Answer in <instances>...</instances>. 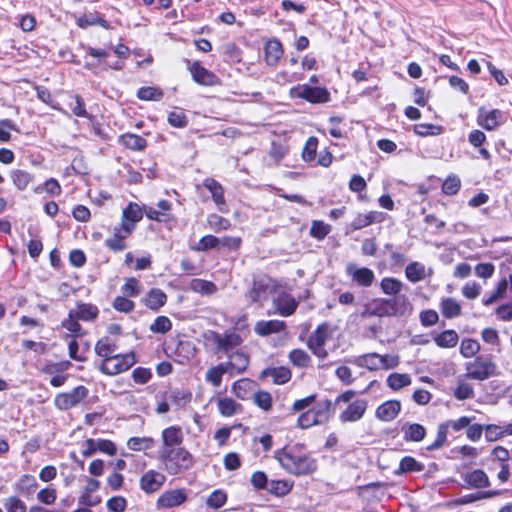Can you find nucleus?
Masks as SVG:
<instances>
[{"label": "nucleus", "instance_id": "052dcab7", "mask_svg": "<svg viewBox=\"0 0 512 512\" xmlns=\"http://www.w3.org/2000/svg\"><path fill=\"white\" fill-rule=\"evenodd\" d=\"M480 350V344L474 339H464L460 345V353L465 358L475 356Z\"/></svg>", "mask_w": 512, "mask_h": 512}, {"label": "nucleus", "instance_id": "a18cd8bd", "mask_svg": "<svg viewBox=\"0 0 512 512\" xmlns=\"http://www.w3.org/2000/svg\"><path fill=\"white\" fill-rule=\"evenodd\" d=\"M328 339V326L323 324L319 325L316 330L310 335L307 345L308 347L313 346H325Z\"/></svg>", "mask_w": 512, "mask_h": 512}, {"label": "nucleus", "instance_id": "9b49d317", "mask_svg": "<svg viewBox=\"0 0 512 512\" xmlns=\"http://www.w3.org/2000/svg\"><path fill=\"white\" fill-rule=\"evenodd\" d=\"M389 317H404L411 314L413 305L406 295L385 298Z\"/></svg>", "mask_w": 512, "mask_h": 512}, {"label": "nucleus", "instance_id": "aec40b11", "mask_svg": "<svg viewBox=\"0 0 512 512\" xmlns=\"http://www.w3.org/2000/svg\"><path fill=\"white\" fill-rule=\"evenodd\" d=\"M401 411V403L397 400H389L376 409V417L382 421L394 420Z\"/></svg>", "mask_w": 512, "mask_h": 512}, {"label": "nucleus", "instance_id": "f704fd0d", "mask_svg": "<svg viewBox=\"0 0 512 512\" xmlns=\"http://www.w3.org/2000/svg\"><path fill=\"white\" fill-rule=\"evenodd\" d=\"M405 275L412 283L420 282L426 278L425 265L417 261L411 262L405 268Z\"/></svg>", "mask_w": 512, "mask_h": 512}, {"label": "nucleus", "instance_id": "f257e3e1", "mask_svg": "<svg viewBox=\"0 0 512 512\" xmlns=\"http://www.w3.org/2000/svg\"><path fill=\"white\" fill-rule=\"evenodd\" d=\"M274 458L283 469L293 475H308L317 469L316 460L301 452L298 445L275 451Z\"/></svg>", "mask_w": 512, "mask_h": 512}, {"label": "nucleus", "instance_id": "4be33fe9", "mask_svg": "<svg viewBox=\"0 0 512 512\" xmlns=\"http://www.w3.org/2000/svg\"><path fill=\"white\" fill-rule=\"evenodd\" d=\"M271 377L274 384L282 385L291 379V371L287 367H273L264 369L260 374V379Z\"/></svg>", "mask_w": 512, "mask_h": 512}, {"label": "nucleus", "instance_id": "72a5a7b5", "mask_svg": "<svg viewBox=\"0 0 512 512\" xmlns=\"http://www.w3.org/2000/svg\"><path fill=\"white\" fill-rule=\"evenodd\" d=\"M119 142L124 145L126 148L134 150V151H142L147 146V141L142 136L132 133L123 134Z\"/></svg>", "mask_w": 512, "mask_h": 512}, {"label": "nucleus", "instance_id": "c9c22d12", "mask_svg": "<svg viewBox=\"0 0 512 512\" xmlns=\"http://www.w3.org/2000/svg\"><path fill=\"white\" fill-rule=\"evenodd\" d=\"M167 399L178 409L184 408L192 399V393L188 390L173 389Z\"/></svg>", "mask_w": 512, "mask_h": 512}, {"label": "nucleus", "instance_id": "338daca9", "mask_svg": "<svg viewBox=\"0 0 512 512\" xmlns=\"http://www.w3.org/2000/svg\"><path fill=\"white\" fill-rule=\"evenodd\" d=\"M317 146H318L317 138H315V137L308 138V140L303 148V151H302V157H303L304 161L310 162L316 158Z\"/></svg>", "mask_w": 512, "mask_h": 512}, {"label": "nucleus", "instance_id": "3c124183", "mask_svg": "<svg viewBox=\"0 0 512 512\" xmlns=\"http://www.w3.org/2000/svg\"><path fill=\"white\" fill-rule=\"evenodd\" d=\"M411 384V378L408 374L392 373L387 378V385L392 390H400L401 388Z\"/></svg>", "mask_w": 512, "mask_h": 512}, {"label": "nucleus", "instance_id": "5701e85b", "mask_svg": "<svg viewBox=\"0 0 512 512\" xmlns=\"http://www.w3.org/2000/svg\"><path fill=\"white\" fill-rule=\"evenodd\" d=\"M76 317L81 321L92 322L99 315V309L91 303L77 302L76 308L71 309Z\"/></svg>", "mask_w": 512, "mask_h": 512}, {"label": "nucleus", "instance_id": "473e14b6", "mask_svg": "<svg viewBox=\"0 0 512 512\" xmlns=\"http://www.w3.org/2000/svg\"><path fill=\"white\" fill-rule=\"evenodd\" d=\"M116 351L117 345L109 337H102L95 344V352L102 360L113 356Z\"/></svg>", "mask_w": 512, "mask_h": 512}, {"label": "nucleus", "instance_id": "dca6fc26", "mask_svg": "<svg viewBox=\"0 0 512 512\" xmlns=\"http://www.w3.org/2000/svg\"><path fill=\"white\" fill-rule=\"evenodd\" d=\"M190 72L192 74L193 80L198 84L213 86L219 82L218 77L211 71L201 66L199 62H194L190 66Z\"/></svg>", "mask_w": 512, "mask_h": 512}, {"label": "nucleus", "instance_id": "20e7f679", "mask_svg": "<svg viewBox=\"0 0 512 512\" xmlns=\"http://www.w3.org/2000/svg\"><path fill=\"white\" fill-rule=\"evenodd\" d=\"M356 395L354 390H347L341 393L335 400V403H332L331 400H325L323 402L317 403L312 409V413L317 419L319 424L326 423L331 415L335 412V406L339 403H349L352 398Z\"/></svg>", "mask_w": 512, "mask_h": 512}, {"label": "nucleus", "instance_id": "ddd939ff", "mask_svg": "<svg viewBox=\"0 0 512 512\" xmlns=\"http://www.w3.org/2000/svg\"><path fill=\"white\" fill-rule=\"evenodd\" d=\"M166 481L164 474L149 470L140 478V488L147 494L158 491Z\"/></svg>", "mask_w": 512, "mask_h": 512}, {"label": "nucleus", "instance_id": "2eb2a0df", "mask_svg": "<svg viewBox=\"0 0 512 512\" xmlns=\"http://www.w3.org/2000/svg\"><path fill=\"white\" fill-rule=\"evenodd\" d=\"M163 445L160 451L173 450L183 442V433L181 428L170 426L162 431Z\"/></svg>", "mask_w": 512, "mask_h": 512}, {"label": "nucleus", "instance_id": "c756f323", "mask_svg": "<svg viewBox=\"0 0 512 512\" xmlns=\"http://www.w3.org/2000/svg\"><path fill=\"white\" fill-rule=\"evenodd\" d=\"M9 176L20 191L25 190L34 181V176L24 169H12Z\"/></svg>", "mask_w": 512, "mask_h": 512}, {"label": "nucleus", "instance_id": "cd10ccee", "mask_svg": "<svg viewBox=\"0 0 512 512\" xmlns=\"http://www.w3.org/2000/svg\"><path fill=\"white\" fill-rule=\"evenodd\" d=\"M283 55V47L280 41L273 39L265 45V60L270 66H275Z\"/></svg>", "mask_w": 512, "mask_h": 512}, {"label": "nucleus", "instance_id": "de8ad7c7", "mask_svg": "<svg viewBox=\"0 0 512 512\" xmlns=\"http://www.w3.org/2000/svg\"><path fill=\"white\" fill-rule=\"evenodd\" d=\"M507 288L508 280L504 278L498 282L496 289L489 296H485L482 299V303L485 306H490L491 304L505 296Z\"/></svg>", "mask_w": 512, "mask_h": 512}, {"label": "nucleus", "instance_id": "13d9d810", "mask_svg": "<svg viewBox=\"0 0 512 512\" xmlns=\"http://www.w3.org/2000/svg\"><path fill=\"white\" fill-rule=\"evenodd\" d=\"M207 222L209 228L215 232L227 230L231 226V223L228 219L217 214L208 215Z\"/></svg>", "mask_w": 512, "mask_h": 512}, {"label": "nucleus", "instance_id": "09e8293b", "mask_svg": "<svg viewBox=\"0 0 512 512\" xmlns=\"http://www.w3.org/2000/svg\"><path fill=\"white\" fill-rule=\"evenodd\" d=\"M288 358L298 368H306L311 362L309 354L302 349H293L290 351Z\"/></svg>", "mask_w": 512, "mask_h": 512}, {"label": "nucleus", "instance_id": "423d86ee", "mask_svg": "<svg viewBox=\"0 0 512 512\" xmlns=\"http://www.w3.org/2000/svg\"><path fill=\"white\" fill-rule=\"evenodd\" d=\"M293 96L304 99L310 103H326L330 99V94L326 88L311 87L307 84L292 88Z\"/></svg>", "mask_w": 512, "mask_h": 512}, {"label": "nucleus", "instance_id": "680f3d73", "mask_svg": "<svg viewBox=\"0 0 512 512\" xmlns=\"http://www.w3.org/2000/svg\"><path fill=\"white\" fill-rule=\"evenodd\" d=\"M137 96L145 101H159L163 96V92L156 87H142L138 90Z\"/></svg>", "mask_w": 512, "mask_h": 512}, {"label": "nucleus", "instance_id": "4c0bfd02", "mask_svg": "<svg viewBox=\"0 0 512 512\" xmlns=\"http://www.w3.org/2000/svg\"><path fill=\"white\" fill-rule=\"evenodd\" d=\"M217 407L219 413L224 417H230L241 410V404L228 397L218 399Z\"/></svg>", "mask_w": 512, "mask_h": 512}, {"label": "nucleus", "instance_id": "bb28decb", "mask_svg": "<svg viewBox=\"0 0 512 512\" xmlns=\"http://www.w3.org/2000/svg\"><path fill=\"white\" fill-rule=\"evenodd\" d=\"M401 431L403 438L406 441L420 442L426 436V429L423 425L418 423H405Z\"/></svg>", "mask_w": 512, "mask_h": 512}, {"label": "nucleus", "instance_id": "1a4fd4ad", "mask_svg": "<svg viewBox=\"0 0 512 512\" xmlns=\"http://www.w3.org/2000/svg\"><path fill=\"white\" fill-rule=\"evenodd\" d=\"M87 395L88 389L85 386H78L70 392L58 394L55 397V405L61 410H67L78 405Z\"/></svg>", "mask_w": 512, "mask_h": 512}, {"label": "nucleus", "instance_id": "a211bd4d", "mask_svg": "<svg viewBox=\"0 0 512 512\" xmlns=\"http://www.w3.org/2000/svg\"><path fill=\"white\" fill-rule=\"evenodd\" d=\"M229 360L225 362V366L229 374L243 373L249 365V357L243 351H236L228 355Z\"/></svg>", "mask_w": 512, "mask_h": 512}, {"label": "nucleus", "instance_id": "603ef678", "mask_svg": "<svg viewBox=\"0 0 512 512\" xmlns=\"http://www.w3.org/2000/svg\"><path fill=\"white\" fill-rule=\"evenodd\" d=\"M253 402L263 411H270L273 403L272 395L267 391L259 390L254 393Z\"/></svg>", "mask_w": 512, "mask_h": 512}, {"label": "nucleus", "instance_id": "412c9836", "mask_svg": "<svg viewBox=\"0 0 512 512\" xmlns=\"http://www.w3.org/2000/svg\"><path fill=\"white\" fill-rule=\"evenodd\" d=\"M204 187L212 194V199L221 212H226L224 209L226 202L224 198V189L219 182L213 178H207L204 181Z\"/></svg>", "mask_w": 512, "mask_h": 512}, {"label": "nucleus", "instance_id": "7c9ffc66", "mask_svg": "<svg viewBox=\"0 0 512 512\" xmlns=\"http://www.w3.org/2000/svg\"><path fill=\"white\" fill-rule=\"evenodd\" d=\"M464 481L467 483L468 486L476 489L486 488L490 485V481L487 474L481 469H476L472 472L467 473L464 476Z\"/></svg>", "mask_w": 512, "mask_h": 512}, {"label": "nucleus", "instance_id": "6e6552de", "mask_svg": "<svg viewBox=\"0 0 512 512\" xmlns=\"http://www.w3.org/2000/svg\"><path fill=\"white\" fill-rule=\"evenodd\" d=\"M274 288L275 286L269 277H259L253 280L247 297L251 302H263L268 299Z\"/></svg>", "mask_w": 512, "mask_h": 512}, {"label": "nucleus", "instance_id": "bf43d9fd", "mask_svg": "<svg viewBox=\"0 0 512 512\" xmlns=\"http://www.w3.org/2000/svg\"><path fill=\"white\" fill-rule=\"evenodd\" d=\"M191 288L193 291L205 295H211L217 291V287L213 282L203 279H194L191 283Z\"/></svg>", "mask_w": 512, "mask_h": 512}, {"label": "nucleus", "instance_id": "5fc2aeb1", "mask_svg": "<svg viewBox=\"0 0 512 512\" xmlns=\"http://www.w3.org/2000/svg\"><path fill=\"white\" fill-rule=\"evenodd\" d=\"M291 489L292 485L284 480H271L267 487V490L275 496H285Z\"/></svg>", "mask_w": 512, "mask_h": 512}, {"label": "nucleus", "instance_id": "79ce46f5", "mask_svg": "<svg viewBox=\"0 0 512 512\" xmlns=\"http://www.w3.org/2000/svg\"><path fill=\"white\" fill-rule=\"evenodd\" d=\"M424 469V465L411 456L402 458L399 468L395 471L396 475H402L408 472H420Z\"/></svg>", "mask_w": 512, "mask_h": 512}, {"label": "nucleus", "instance_id": "393cba45", "mask_svg": "<svg viewBox=\"0 0 512 512\" xmlns=\"http://www.w3.org/2000/svg\"><path fill=\"white\" fill-rule=\"evenodd\" d=\"M285 327V323L280 320H261L255 324L254 331L260 336H268L283 331Z\"/></svg>", "mask_w": 512, "mask_h": 512}, {"label": "nucleus", "instance_id": "58836bf2", "mask_svg": "<svg viewBox=\"0 0 512 512\" xmlns=\"http://www.w3.org/2000/svg\"><path fill=\"white\" fill-rule=\"evenodd\" d=\"M143 217V212L141 208L137 204L130 203L122 213V222L121 224H132L133 229L135 228V224L139 222Z\"/></svg>", "mask_w": 512, "mask_h": 512}, {"label": "nucleus", "instance_id": "a878e982", "mask_svg": "<svg viewBox=\"0 0 512 512\" xmlns=\"http://www.w3.org/2000/svg\"><path fill=\"white\" fill-rule=\"evenodd\" d=\"M351 362L358 367L366 368L370 371L381 369L380 354L378 353L363 354L355 357Z\"/></svg>", "mask_w": 512, "mask_h": 512}, {"label": "nucleus", "instance_id": "4d7b16f0", "mask_svg": "<svg viewBox=\"0 0 512 512\" xmlns=\"http://www.w3.org/2000/svg\"><path fill=\"white\" fill-rule=\"evenodd\" d=\"M69 107L75 116L82 118H90L89 113L86 111L84 100L81 98V96H71Z\"/></svg>", "mask_w": 512, "mask_h": 512}, {"label": "nucleus", "instance_id": "f3484780", "mask_svg": "<svg viewBox=\"0 0 512 512\" xmlns=\"http://www.w3.org/2000/svg\"><path fill=\"white\" fill-rule=\"evenodd\" d=\"M187 499V496L182 489H174L164 492L157 501L158 507L161 508H172L183 504Z\"/></svg>", "mask_w": 512, "mask_h": 512}, {"label": "nucleus", "instance_id": "8fccbe9b", "mask_svg": "<svg viewBox=\"0 0 512 512\" xmlns=\"http://www.w3.org/2000/svg\"><path fill=\"white\" fill-rule=\"evenodd\" d=\"M499 494V491H479L462 496L456 501V503L460 505L469 504L482 499L492 498L498 496Z\"/></svg>", "mask_w": 512, "mask_h": 512}, {"label": "nucleus", "instance_id": "39448f33", "mask_svg": "<svg viewBox=\"0 0 512 512\" xmlns=\"http://www.w3.org/2000/svg\"><path fill=\"white\" fill-rule=\"evenodd\" d=\"M134 363L135 357L133 353H116L108 359L102 360L99 369L102 373L113 376L127 371Z\"/></svg>", "mask_w": 512, "mask_h": 512}, {"label": "nucleus", "instance_id": "9d476101", "mask_svg": "<svg viewBox=\"0 0 512 512\" xmlns=\"http://www.w3.org/2000/svg\"><path fill=\"white\" fill-rule=\"evenodd\" d=\"M132 224H120L114 228L113 236L105 240V246L113 252H121L126 248L125 239L132 233Z\"/></svg>", "mask_w": 512, "mask_h": 512}, {"label": "nucleus", "instance_id": "7ed1b4c3", "mask_svg": "<svg viewBox=\"0 0 512 512\" xmlns=\"http://www.w3.org/2000/svg\"><path fill=\"white\" fill-rule=\"evenodd\" d=\"M465 368V377L478 381H484L496 374V364L491 359L482 356L467 362Z\"/></svg>", "mask_w": 512, "mask_h": 512}, {"label": "nucleus", "instance_id": "774afa93", "mask_svg": "<svg viewBox=\"0 0 512 512\" xmlns=\"http://www.w3.org/2000/svg\"><path fill=\"white\" fill-rule=\"evenodd\" d=\"M330 232L329 225L323 221H313L310 228V235L318 240L324 239Z\"/></svg>", "mask_w": 512, "mask_h": 512}, {"label": "nucleus", "instance_id": "69168bd1", "mask_svg": "<svg viewBox=\"0 0 512 512\" xmlns=\"http://www.w3.org/2000/svg\"><path fill=\"white\" fill-rule=\"evenodd\" d=\"M220 245V239L213 235L203 236L194 247L196 251H207L209 249L217 248Z\"/></svg>", "mask_w": 512, "mask_h": 512}, {"label": "nucleus", "instance_id": "37998d69", "mask_svg": "<svg viewBox=\"0 0 512 512\" xmlns=\"http://www.w3.org/2000/svg\"><path fill=\"white\" fill-rule=\"evenodd\" d=\"M365 313L370 316L389 317L385 298H375L366 307Z\"/></svg>", "mask_w": 512, "mask_h": 512}, {"label": "nucleus", "instance_id": "0e129e2a", "mask_svg": "<svg viewBox=\"0 0 512 512\" xmlns=\"http://www.w3.org/2000/svg\"><path fill=\"white\" fill-rule=\"evenodd\" d=\"M7 512H26V504L17 496H10L3 503Z\"/></svg>", "mask_w": 512, "mask_h": 512}, {"label": "nucleus", "instance_id": "e433bc0d", "mask_svg": "<svg viewBox=\"0 0 512 512\" xmlns=\"http://www.w3.org/2000/svg\"><path fill=\"white\" fill-rule=\"evenodd\" d=\"M226 373H229L228 369L224 363H220L206 371L205 380L214 387H219L222 383V377Z\"/></svg>", "mask_w": 512, "mask_h": 512}, {"label": "nucleus", "instance_id": "e2e57ef3", "mask_svg": "<svg viewBox=\"0 0 512 512\" xmlns=\"http://www.w3.org/2000/svg\"><path fill=\"white\" fill-rule=\"evenodd\" d=\"M121 290L126 297L138 296L141 293V284L136 278L131 277L126 279Z\"/></svg>", "mask_w": 512, "mask_h": 512}, {"label": "nucleus", "instance_id": "ea45409f", "mask_svg": "<svg viewBox=\"0 0 512 512\" xmlns=\"http://www.w3.org/2000/svg\"><path fill=\"white\" fill-rule=\"evenodd\" d=\"M38 483L34 476L32 475H23L19 479V481L15 484V489L20 494L24 496H29L32 494L37 488Z\"/></svg>", "mask_w": 512, "mask_h": 512}, {"label": "nucleus", "instance_id": "2f4dec72", "mask_svg": "<svg viewBox=\"0 0 512 512\" xmlns=\"http://www.w3.org/2000/svg\"><path fill=\"white\" fill-rule=\"evenodd\" d=\"M404 288V283L394 277H384L380 282L381 291L390 296H401V291Z\"/></svg>", "mask_w": 512, "mask_h": 512}, {"label": "nucleus", "instance_id": "c03bdc74", "mask_svg": "<svg viewBox=\"0 0 512 512\" xmlns=\"http://www.w3.org/2000/svg\"><path fill=\"white\" fill-rule=\"evenodd\" d=\"M441 311L446 318H455L461 314V305L454 298H445L441 302Z\"/></svg>", "mask_w": 512, "mask_h": 512}, {"label": "nucleus", "instance_id": "864d4df0", "mask_svg": "<svg viewBox=\"0 0 512 512\" xmlns=\"http://www.w3.org/2000/svg\"><path fill=\"white\" fill-rule=\"evenodd\" d=\"M501 116L502 113L500 110H491L479 120V125H481L486 130H493L499 125V119Z\"/></svg>", "mask_w": 512, "mask_h": 512}, {"label": "nucleus", "instance_id": "f8f14e48", "mask_svg": "<svg viewBox=\"0 0 512 512\" xmlns=\"http://www.w3.org/2000/svg\"><path fill=\"white\" fill-rule=\"evenodd\" d=\"M213 341L216 344V352L223 351L227 356L230 355L233 348L242 343L240 335L231 332L220 334L213 332Z\"/></svg>", "mask_w": 512, "mask_h": 512}, {"label": "nucleus", "instance_id": "0eeeda50", "mask_svg": "<svg viewBox=\"0 0 512 512\" xmlns=\"http://www.w3.org/2000/svg\"><path fill=\"white\" fill-rule=\"evenodd\" d=\"M345 272L348 277L357 286L368 288L376 280V276L373 270L367 267H359L353 262H349L345 267Z\"/></svg>", "mask_w": 512, "mask_h": 512}, {"label": "nucleus", "instance_id": "49530a36", "mask_svg": "<svg viewBox=\"0 0 512 512\" xmlns=\"http://www.w3.org/2000/svg\"><path fill=\"white\" fill-rule=\"evenodd\" d=\"M78 321L79 318L75 316L72 310H70L68 317L62 321V326L71 332V335L74 337L83 336L84 332Z\"/></svg>", "mask_w": 512, "mask_h": 512}, {"label": "nucleus", "instance_id": "c85d7f7f", "mask_svg": "<svg viewBox=\"0 0 512 512\" xmlns=\"http://www.w3.org/2000/svg\"><path fill=\"white\" fill-rule=\"evenodd\" d=\"M167 295L157 288L151 289L143 299L144 304L151 310L157 311L165 305Z\"/></svg>", "mask_w": 512, "mask_h": 512}, {"label": "nucleus", "instance_id": "6e6d98bb", "mask_svg": "<svg viewBox=\"0 0 512 512\" xmlns=\"http://www.w3.org/2000/svg\"><path fill=\"white\" fill-rule=\"evenodd\" d=\"M154 440L150 437H132L127 445L133 451H146L153 446Z\"/></svg>", "mask_w": 512, "mask_h": 512}, {"label": "nucleus", "instance_id": "6ab92c4d", "mask_svg": "<svg viewBox=\"0 0 512 512\" xmlns=\"http://www.w3.org/2000/svg\"><path fill=\"white\" fill-rule=\"evenodd\" d=\"M274 305L278 314L290 316L296 311L298 302L292 295L282 293L274 300Z\"/></svg>", "mask_w": 512, "mask_h": 512}, {"label": "nucleus", "instance_id": "a19ab883", "mask_svg": "<svg viewBox=\"0 0 512 512\" xmlns=\"http://www.w3.org/2000/svg\"><path fill=\"white\" fill-rule=\"evenodd\" d=\"M459 336L454 330H445L434 337L437 346L441 348H452L458 343Z\"/></svg>", "mask_w": 512, "mask_h": 512}, {"label": "nucleus", "instance_id": "4468645a", "mask_svg": "<svg viewBox=\"0 0 512 512\" xmlns=\"http://www.w3.org/2000/svg\"><path fill=\"white\" fill-rule=\"evenodd\" d=\"M367 401L364 399H357L354 402L350 403L348 407L340 414L339 419L341 422H356L360 420L366 409H367Z\"/></svg>", "mask_w": 512, "mask_h": 512}, {"label": "nucleus", "instance_id": "b1692460", "mask_svg": "<svg viewBox=\"0 0 512 512\" xmlns=\"http://www.w3.org/2000/svg\"><path fill=\"white\" fill-rule=\"evenodd\" d=\"M384 219L383 214L378 211H370L366 214H358L352 221L351 226L354 230H360L373 223H380Z\"/></svg>", "mask_w": 512, "mask_h": 512}, {"label": "nucleus", "instance_id": "f03ea898", "mask_svg": "<svg viewBox=\"0 0 512 512\" xmlns=\"http://www.w3.org/2000/svg\"><path fill=\"white\" fill-rule=\"evenodd\" d=\"M159 458L170 475H177L189 470L195 463L193 455L184 447L159 451Z\"/></svg>", "mask_w": 512, "mask_h": 512}]
</instances>
